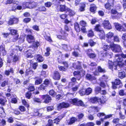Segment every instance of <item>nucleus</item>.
Here are the masks:
<instances>
[{
	"label": "nucleus",
	"mask_w": 126,
	"mask_h": 126,
	"mask_svg": "<svg viewBox=\"0 0 126 126\" xmlns=\"http://www.w3.org/2000/svg\"><path fill=\"white\" fill-rule=\"evenodd\" d=\"M32 50H28L27 52V55L26 56V57L28 58H32L33 57V56L32 55L31 52Z\"/></svg>",
	"instance_id": "nucleus-39"
},
{
	"label": "nucleus",
	"mask_w": 126,
	"mask_h": 126,
	"mask_svg": "<svg viewBox=\"0 0 126 126\" xmlns=\"http://www.w3.org/2000/svg\"><path fill=\"white\" fill-rule=\"evenodd\" d=\"M46 50L47 52L45 53L44 55L46 56H48L50 55L49 52L50 51V49L49 47H47L46 48Z\"/></svg>",
	"instance_id": "nucleus-43"
},
{
	"label": "nucleus",
	"mask_w": 126,
	"mask_h": 126,
	"mask_svg": "<svg viewBox=\"0 0 126 126\" xmlns=\"http://www.w3.org/2000/svg\"><path fill=\"white\" fill-rule=\"evenodd\" d=\"M44 37L47 40L49 41V42H51L52 41V40L50 36L46 35L44 36Z\"/></svg>",
	"instance_id": "nucleus-54"
},
{
	"label": "nucleus",
	"mask_w": 126,
	"mask_h": 126,
	"mask_svg": "<svg viewBox=\"0 0 126 126\" xmlns=\"http://www.w3.org/2000/svg\"><path fill=\"white\" fill-rule=\"evenodd\" d=\"M110 47L112 51L115 53H119L122 52L121 47L119 45L113 44L112 45H110Z\"/></svg>",
	"instance_id": "nucleus-4"
},
{
	"label": "nucleus",
	"mask_w": 126,
	"mask_h": 126,
	"mask_svg": "<svg viewBox=\"0 0 126 126\" xmlns=\"http://www.w3.org/2000/svg\"><path fill=\"white\" fill-rule=\"evenodd\" d=\"M58 68L61 71H65L66 70V69L65 68L62 66H58Z\"/></svg>",
	"instance_id": "nucleus-63"
},
{
	"label": "nucleus",
	"mask_w": 126,
	"mask_h": 126,
	"mask_svg": "<svg viewBox=\"0 0 126 126\" xmlns=\"http://www.w3.org/2000/svg\"><path fill=\"white\" fill-rule=\"evenodd\" d=\"M17 52V50H16L15 52H13L12 51L11 56H12V57L13 58V61L16 62L18 60V56L17 55H16V53Z\"/></svg>",
	"instance_id": "nucleus-18"
},
{
	"label": "nucleus",
	"mask_w": 126,
	"mask_h": 126,
	"mask_svg": "<svg viewBox=\"0 0 126 126\" xmlns=\"http://www.w3.org/2000/svg\"><path fill=\"white\" fill-rule=\"evenodd\" d=\"M37 5V3L35 2H33L31 3H29V2L24 3L23 4V8H25L26 7H28L29 8H32L36 7Z\"/></svg>",
	"instance_id": "nucleus-6"
},
{
	"label": "nucleus",
	"mask_w": 126,
	"mask_h": 126,
	"mask_svg": "<svg viewBox=\"0 0 126 126\" xmlns=\"http://www.w3.org/2000/svg\"><path fill=\"white\" fill-rule=\"evenodd\" d=\"M114 33L112 32H110L106 34V37L108 39L106 40V41L109 43H111L113 42V39H111L112 37L113 36Z\"/></svg>",
	"instance_id": "nucleus-10"
},
{
	"label": "nucleus",
	"mask_w": 126,
	"mask_h": 126,
	"mask_svg": "<svg viewBox=\"0 0 126 126\" xmlns=\"http://www.w3.org/2000/svg\"><path fill=\"white\" fill-rule=\"evenodd\" d=\"M102 56L103 57H106L109 58H111L113 55V53L111 51V50H109L107 51L105 53H101Z\"/></svg>",
	"instance_id": "nucleus-13"
},
{
	"label": "nucleus",
	"mask_w": 126,
	"mask_h": 126,
	"mask_svg": "<svg viewBox=\"0 0 126 126\" xmlns=\"http://www.w3.org/2000/svg\"><path fill=\"white\" fill-rule=\"evenodd\" d=\"M34 101L37 103H41L42 100L38 98H35L33 99Z\"/></svg>",
	"instance_id": "nucleus-62"
},
{
	"label": "nucleus",
	"mask_w": 126,
	"mask_h": 126,
	"mask_svg": "<svg viewBox=\"0 0 126 126\" xmlns=\"http://www.w3.org/2000/svg\"><path fill=\"white\" fill-rule=\"evenodd\" d=\"M9 30L11 34L14 35V39L13 41H15L17 40L18 39L19 37V35L17 33V30L12 29L11 28H9Z\"/></svg>",
	"instance_id": "nucleus-7"
},
{
	"label": "nucleus",
	"mask_w": 126,
	"mask_h": 126,
	"mask_svg": "<svg viewBox=\"0 0 126 126\" xmlns=\"http://www.w3.org/2000/svg\"><path fill=\"white\" fill-rule=\"evenodd\" d=\"M119 94L120 96H123L126 95V94L125 93L124 90L121 89L119 91Z\"/></svg>",
	"instance_id": "nucleus-44"
},
{
	"label": "nucleus",
	"mask_w": 126,
	"mask_h": 126,
	"mask_svg": "<svg viewBox=\"0 0 126 126\" xmlns=\"http://www.w3.org/2000/svg\"><path fill=\"white\" fill-rule=\"evenodd\" d=\"M100 26L99 24H97L95 26L94 30L96 31L99 32L100 33L99 34L100 37L101 39H104L105 38V32L103 29H100Z\"/></svg>",
	"instance_id": "nucleus-3"
},
{
	"label": "nucleus",
	"mask_w": 126,
	"mask_h": 126,
	"mask_svg": "<svg viewBox=\"0 0 126 126\" xmlns=\"http://www.w3.org/2000/svg\"><path fill=\"white\" fill-rule=\"evenodd\" d=\"M53 78L55 80H59L60 79V76L58 71H54Z\"/></svg>",
	"instance_id": "nucleus-22"
},
{
	"label": "nucleus",
	"mask_w": 126,
	"mask_h": 126,
	"mask_svg": "<svg viewBox=\"0 0 126 126\" xmlns=\"http://www.w3.org/2000/svg\"><path fill=\"white\" fill-rule=\"evenodd\" d=\"M120 119L119 118H114L112 120V122L115 124H117L119 122Z\"/></svg>",
	"instance_id": "nucleus-52"
},
{
	"label": "nucleus",
	"mask_w": 126,
	"mask_h": 126,
	"mask_svg": "<svg viewBox=\"0 0 126 126\" xmlns=\"http://www.w3.org/2000/svg\"><path fill=\"white\" fill-rule=\"evenodd\" d=\"M114 24L115 28L117 30L120 32L126 31V23H123L122 25L118 23H115Z\"/></svg>",
	"instance_id": "nucleus-2"
},
{
	"label": "nucleus",
	"mask_w": 126,
	"mask_h": 126,
	"mask_svg": "<svg viewBox=\"0 0 126 126\" xmlns=\"http://www.w3.org/2000/svg\"><path fill=\"white\" fill-rule=\"evenodd\" d=\"M5 113L4 111V109L2 107L0 108V116L2 117H5Z\"/></svg>",
	"instance_id": "nucleus-27"
},
{
	"label": "nucleus",
	"mask_w": 126,
	"mask_h": 126,
	"mask_svg": "<svg viewBox=\"0 0 126 126\" xmlns=\"http://www.w3.org/2000/svg\"><path fill=\"white\" fill-rule=\"evenodd\" d=\"M8 23L9 25H12L14 24L13 18H11L9 19Z\"/></svg>",
	"instance_id": "nucleus-61"
},
{
	"label": "nucleus",
	"mask_w": 126,
	"mask_h": 126,
	"mask_svg": "<svg viewBox=\"0 0 126 126\" xmlns=\"http://www.w3.org/2000/svg\"><path fill=\"white\" fill-rule=\"evenodd\" d=\"M22 9V7L21 6L18 5L17 6L16 8H14V6H13V9L12 10H16V9H17L18 10H20L21 9Z\"/></svg>",
	"instance_id": "nucleus-53"
},
{
	"label": "nucleus",
	"mask_w": 126,
	"mask_h": 126,
	"mask_svg": "<svg viewBox=\"0 0 126 126\" xmlns=\"http://www.w3.org/2000/svg\"><path fill=\"white\" fill-rule=\"evenodd\" d=\"M110 45H110L109 46L107 45H104L103 47V50L106 51L110 50L111 48Z\"/></svg>",
	"instance_id": "nucleus-29"
},
{
	"label": "nucleus",
	"mask_w": 126,
	"mask_h": 126,
	"mask_svg": "<svg viewBox=\"0 0 126 126\" xmlns=\"http://www.w3.org/2000/svg\"><path fill=\"white\" fill-rule=\"evenodd\" d=\"M75 28L77 32H79L80 31V28L79 26V25L78 23H76L74 25Z\"/></svg>",
	"instance_id": "nucleus-40"
},
{
	"label": "nucleus",
	"mask_w": 126,
	"mask_h": 126,
	"mask_svg": "<svg viewBox=\"0 0 126 126\" xmlns=\"http://www.w3.org/2000/svg\"><path fill=\"white\" fill-rule=\"evenodd\" d=\"M12 83L11 82V81L10 79H7L4 81L2 82L1 86L2 87H4L6 85H7L10 86L11 85H12Z\"/></svg>",
	"instance_id": "nucleus-20"
},
{
	"label": "nucleus",
	"mask_w": 126,
	"mask_h": 126,
	"mask_svg": "<svg viewBox=\"0 0 126 126\" xmlns=\"http://www.w3.org/2000/svg\"><path fill=\"white\" fill-rule=\"evenodd\" d=\"M87 35L88 37H93L94 36V32L92 29L88 31Z\"/></svg>",
	"instance_id": "nucleus-36"
},
{
	"label": "nucleus",
	"mask_w": 126,
	"mask_h": 126,
	"mask_svg": "<svg viewBox=\"0 0 126 126\" xmlns=\"http://www.w3.org/2000/svg\"><path fill=\"white\" fill-rule=\"evenodd\" d=\"M73 67L76 69H80L81 68V67L80 65L78 66L76 65V63H74L73 64Z\"/></svg>",
	"instance_id": "nucleus-57"
},
{
	"label": "nucleus",
	"mask_w": 126,
	"mask_h": 126,
	"mask_svg": "<svg viewBox=\"0 0 126 126\" xmlns=\"http://www.w3.org/2000/svg\"><path fill=\"white\" fill-rule=\"evenodd\" d=\"M67 12L68 11L69 12V15L71 16H73L75 15V13L69 8L67 9Z\"/></svg>",
	"instance_id": "nucleus-45"
},
{
	"label": "nucleus",
	"mask_w": 126,
	"mask_h": 126,
	"mask_svg": "<svg viewBox=\"0 0 126 126\" xmlns=\"http://www.w3.org/2000/svg\"><path fill=\"white\" fill-rule=\"evenodd\" d=\"M70 106V104L67 103L63 102L59 104L57 106L58 110H60L63 108H66Z\"/></svg>",
	"instance_id": "nucleus-11"
},
{
	"label": "nucleus",
	"mask_w": 126,
	"mask_h": 126,
	"mask_svg": "<svg viewBox=\"0 0 126 126\" xmlns=\"http://www.w3.org/2000/svg\"><path fill=\"white\" fill-rule=\"evenodd\" d=\"M69 102L71 104L78 106H84L83 103L81 101H79L76 98L73 99H70L69 100Z\"/></svg>",
	"instance_id": "nucleus-5"
},
{
	"label": "nucleus",
	"mask_w": 126,
	"mask_h": 126,
	"mask_svg": "<svg viewBox=\"0 0 126 126\" xmlns=\"http://www.w3.org/2000/svg\"><path fill=\"white\" fill-rule=\"evenodd\" d=\"M37 60L39 62H43L44 60V58L41 55L38 54L37 55Z\"/></svg>",
	"instance_id": "nucleus-33"
},
{
	"label": "nucleus",
	"mask_w": 126,
	"mask_h": 126,
	"mask_svg": "<svg viewBox=\"0 0 126 126\" xmlns=\"http://www.w3.org/2000/svg\"><path fill=\"white\" fill-rule=\"evenodd\" d=\"M33 71L32 70H27L26 71L25 75L28 76L33 74Z\"/></svg>",
	"instance_id": "nucleus-48"
},
{
	"label": "nucleus",
	"mask_w": 126,
	"mask_h": 126,
	"mask_svg": "<svg viewBox=\"0 0 126 126\" xmlns=\"http://www.w3.org/2000/svg\"><path fill=\"white\" fill-rule=\"evenodd\" d=\"M46 86L44 84H42L38 88L39 90H44L45 89Z\"/></svg>",
	"instance_id": "nucleus-56"
},
{
	"label": "nucleus",
	"mask_w": 126,
	"mask_h": 126,
	"mask_svg": "<svg viewBox=\"0 0 126 126\" xmlns=\"http://www.w3.org/2000/svg\"><path fill=\"white\" fill-rule=\"evenodd\" d=\"M97 71H95L94 72V74L95 75H98L99 73H104L106 72L105 69L102 68L100 66H98L97 67Z\"/></svg>",
	"instance_id": "nucleus-14"
},
{
	"label": "nucleus",
	"mask_w": 126,
	"mask_h": 126,
	"mask_svg": "<svg viewBox=\"0 0 126 126\" xmlns=\"http://www.w3.org/2000/svg\"><path fill=\"white\" fill-rule=\"evenodd\" d=\"M87 79L91 81H92L95 80L96 78L95 77L92 76L91 75L87 74Z\"/></svg>",
	"instance_id": "nucleus-28"
},
{
	"label": "nucleus",
	"mask_w": 126,
	"mask_h": 126,
	"mask_svg": "<svg viewBox=\"0 0 126 126\" xmlns=\"http://www.w3.org/2000/svg\"><path fill=\"white\" fill-rule=\"evenodd\" d=\"M101 78L103 81L106 82L109 78V76L107 75H103L102 76Z\"/></svg>",
	"instance_id": "nucleus-38"
},
{
	"label": "nucleus",
	"mask_w": 126,
	"mask_h": 126,
	"mask_svg": "<svg viewBox=\"0 0 126 126\" xmlns=\"http://www.w3.org/2000/svg\"><path fill=\"white\" fill-rule=\"evenodd\" d=\"M101 87L97 86L94 89V91L95 93L98 94L100 93L101 91Z\"/></svg>",
	"instance_id": "nucleus-34"
},
{
	"label": "nucleus",
	"mask_w": 126,
	"mask_h": 126,
	"mask_svg": "<svg viewBox=\"0 0 126 126\" xmlns=\"http://www.w3.org/2000/svg\"><path fill=\"white\" fill-rule=\"evenodd\" d=\"M111 83L112 88L115 89L117 88V86L122 84L121 80L118 78L115 79L114 81L111 82Z\"/></svg>",
	"instance_id": "nucleus-8"
},
{
	"label": "nucleus",
	"mask_w": 126,
	"mask_h": 126,
	"mask_svg": "<svg viewBox=\"0 0 126 126\" xmlns=\"http://www.w3.org/2000/svg\"><path fill=\"white\" fill-rule=\"evenodd\" d=\"M88 43L91 47L94 46L96 44V42H94L93 40L92 39H90L89 40Z\"/></svg>",
	"instance_id": "nucleus-37"
},
{
	"label": "nucleus",
	"mask_w": 126,
	"mask_h": 126,
	"mask_svg": "<svg viewBox=\"0 0 126 126\" xmlns=\"http://www.w3.org/2000/svg\"><path fill=\"white\" fill-rule=\"evenodd\" d=\"M15 0H7L6 2L5 3L6 4H7L13 3L14 4L16 3L17 5H18V2L17 1L15 2Z\"/></svg>",
	"instance_id": "nucleus-31"
},
{
	"label": "nucleus",
	"mask_w": 126,
	"mask_h": 126,
	"mask_svg": "<svg viewBox=\"0 0 126 126\" xmlns=\"http://www.w3.org/2000/svg\"><path fill=\"white\" fill-rule=\"evenodd\" d=\"M118 77L121 79H122L126 77V73L124 71L119 72L118 74Z\"/></svg>",
	"instance_id": "nucleus-19"
},
{
	"label": "nucleus",
	"mask_w": 126,
	"mask_h": 126,
	"mask_svg": "<svg viewBox=\"0 0 126 126\" xmlns=\"http://www.w3.org/2000/svg\"><path fill=\"white\" fill-rule=\"evenodd\" d=\"M27 41L29 43H32L35 41V39L33 36L31 35L28 34L26 36Z\"/></svg>",
	"instance_id": "nucleus-16"
},
{
	"label": "nucleus",
	"mask_w": 126,
	"mask_h": 126,
	"mask_svg": "<svg viewBox=\"0 0 126 126\" xmlns=\"http://www.w3.org/2000/svg\"><path fill=\"white\" fill-rule=\"evenodd\" d=\"M112 114H110L105 116L104 118H101L100 120L102 122L104 121V120L106 119L107 118H109L112 116Z\"/></svg>",
	"instance_id": "nucleus-32"
},
{
	"label": "nucleus",
	"mask_w": 126,
	"mask_h": 126,
	"mask_svg": "<svg viewBox=\"0 0 126 126\" xmlns=\"http://www.w3.org/2000/svg\"><path fill=\"white\" fill-rule=\"evenodd\" d=\"M68 8H69L66 7L65 5H62L60 6L59 9L58 7L57 8V10L61 12L64 11L67 12V9Z\"/></svg>",
	"instance_id": "nucleus-21"
},
{
	"label": "nucleus",
	"mask_w": 126,
	"mask_h": 126,
	"mask_svg": "<svg viewBox=\"0 0 126 126\" xmlns=\"http://www.w3.org/2000/svg\"><path fill=\"white\" fill-rule=\"evenodd\" d=\"M73 74L74 76H79L80 77L81 76L80 74H81V73L79 71H75L74 72Z\"/></svg>",
	"instance_id": "nucleus-58"
},
{
	"label": "nucleus",
	"mask_w": 126,
	"mask_h": 126,
	"mask_svg": "<svg viewBox=\"0 0 126 126\" xmlns=\"http://www.w3.org/2000/svg\"><path fill=\"white\" fill-rule=\"evenodd\" d=\"M61 47L64 49L66 51L71 50V49L70 48L69 49V47L66 45H62Z\"/></svg>",
	"instance_id": "nucleus-35"
},
{
	"label": "nucleus",
	"mask_w": 126,
	"mask_h": 126,
	"mask_svg": "<svg viewBox=\"0 0 126 126\" xmlns=\"http://www.w3.org/2000/svg\"><path fill=\"white\" fill-rule=\"evenodd\" d=\"M86 91V89H83L79 91V93L82 96L85 94Z\"/></svg>",
	"instance_id": "nucleus-42"
},
{
	"label": "nucleus",
	"mask_w": 126,
	"mask_h": 126,
	"mask_svg": "<svg viewBox=\"0 0 126 126\" xmlns=\"http://www.w3.org/2000/svg\"><path fill=\"white\" fill-rule=\"evenodd\" d=\"M123 59L122 58H119L118 59H114L113 62L111 61H109V68L112 70L113 69L117 70V66L118 65L121 69L124 67L123 70H125L126 68L125 67H124V64L123 63Z\"/></svg>",
	"instance_id": "nucleus-1"
},
{
	"label": "nucleus",
	"mask_w": 126,
	"mask_h": 126,
	"mask_svg": "<svg viewBox=\"0 0 126 126\" xmlns=\"http://www.w3.org/2000/svg\"><path fill=\"white\" fill-rule=\"evenodd\" d=\"M111 13L112 14L115 15L117 13V11L115 9H112L111 10Z\"/></svg>",
	"instance_id": "nucleus-64"
},
{
	"label": "nucleus",
	"mask_w": 126,
	"mask_h": 126,
	"mask_svg": "<svg viewBox=\"0 0 126 126\" xmlns=\"http://www.w3.org/2000/svg\"><path fill=\"white\" fill-rule=\"evenodd\" d=\"M22 102L23 104L25 106L27 107H29V105L28 104V103L25 100H22Z\"/></svg>",
	"instance_id": "nucleus-59"
},
{
	"label": "nucleus",
	"mask_w": 126,
	"mask_h": 126,
	"mask_svg": "<svg viewBox=\"0 0 126 126\" xmlns=\"http://www.w3.org/2000/svg\"><path fill=\"white\" fill-rule=\"evenodd\" d=\"M42 80L41 79H40L36 80L35 81V84L37 85L40 84L42 82Z\"/></svg>",
	"instance_id": "nucleus-49"
},
{
	"label": "nucleus",
	"mask_w": 126,
	"mask_h": 126,
	"mask_svg": "<svg viewBox=\"0 0 126 126\" xmlns=\"http://www.w3.org/2000/svg\"><path fill=\"white\" fill-rule=\"evenodd\" d=\"M98 97L97 96H94L88 98V101L90 103L93 104H95L97 103Z\"/></svg>",
	"instance_id": "nucleus-17"
},
{
	"label": "nucleus",
	"mask_w": 126,
	"mask_h": 126,
	"mask_svg": "<svg viewBox=\"0 0 126 126\" xmlns=\"http://www.w3.org/2000/svg\"><path fill=\"white\" fill-rule=\"evenodd\" d=\"M98 14L99 15L101 16H103L104 15V12L102 10H99L98 11Z\"/></svg>",
	"instance_id": "nucleus-60"
},
{
	"label": "nucleus",
	"mask_w": 126,
	"mask_h": 126,
	"mask_svg": "<svg viewBox=\"0 0 126 126\" xmlns=\"http://www.w3.org/2000/svg\"><path fill=\"white\" fill-rule=\"evenodd\" d=\"M52 5V3L50 2H47L45 4V6L47 7H50Z\"/></svg>",
	"instance_id": "nucleus-50"
},
{
	"label": "nucleus",
	"mask_w": 126,
	"mask_h": 126,
	"mask_svg": "<svg viewBox=\"0 0 126 126\" xmlns=\"http://www.w3.org/2000/svg\"><path fill=\"white\" fill-rule=\"evenodd\" d=\"M63 118V116L62 115L59 116L57 118H56L54 120V123L56 124H58V123L60 122Z\"/></svg>",
	"instance_id": "nucleus-30"
},
{
	"label": "nucleus",
	"mask_w": 126,
	"mask_h": 126,
	"mask_svg": "<svg viewBox=\"0 0 126 126\" xmlns=\"http://www.w3.org/2000/svg\"><path fill=\"white\" fill-rule=\"evenodd\" d=\"M119 38L117 36H115L113 37V40L112 43H113L114 42H119Z\"/></svg>",
	"instance_id": "nucleus-47"
},
{
	"label": "nucleus",
	"mask_w": 126,
	"mask_h": 126,
	"mask_svg": "<svg viewBox=\"0 0 126 126\" xmlns=\"http://www.w3.org/2000/svg\"><path fill=\"white\" fill-rule=\"evenodd\" d=\"M38 10L40 11L45 12L46 11V9L44 6H41L38 8Z\"/></svg>",
	"instance_id": "nucleus-41"
},
{
	"label": "nucleus",
	"mask_w": 126,
	"mask_h": 126,
	"mask_svg": "<svg viewBox=\"0 0 126 126\" xmlns=\"http://www.w3.org/2000/svg\"><path fill=\"white\" fill-rule=\"evenodd\" d=\"M113 6V4H111L109 2L107 3L104 5L105 8L108 10H110Z\"/></svg>",
	"instance_id": "nucleus-24"
},
{
	"label": "nucleus",
	"mask_w": 126,
	"mask_h": 126,
	"mask_svg": "<svg viewBox=\"0 0 126 126\" xmlns=\"http://www.w3.org/2000/svg\"><path fill=\"white\" fill-rule=\"evenodd\" d=\"M102 25L104 28L108 30L112 29V27L111 24L108 20H104L102 23Z\"/></svg>",
	"instance_id": "nucleus-9"
},
{
	"label": "nucleus",
	"mask_w": 126,
	"mask_h": 126,
	"mask_svg": "<svg viewBox=\"0 0 126 126\" xmlns=\"http://www.w3.org/2000/svg\"><path fill=\"white\" fill-rule=\"evenodd\" d=\"M88 56L91 58H95L96 56V55L94 53H90L88 54L87 53Z\"/></svg>",
	"instance_id": "nucleus-46"
},
{
	"label": "nucleus",
	"mask_w": 126,
	"mask_h": 126,
	"mask_svg": "<svg viewBox=\"0 0 126 126\" xmlns=\"http://www.w3.org/2000/svg\"><path fill=\"white\" fill-rule=\"evenodd\" d=\"M49 93L50 95L53 97L55 96L56 94V93L53 90H50Z\"/></svg>",
	"instance_id": "nucleus-51"
},
{
	"label": "nucleus",
	"mask_w": 126,
	"mask_h": 126,
	"mask_svg": "<svg viewBox=\"0 0 126 126\" xmlns=\"http://www.w3.org/2000/svg\"><path fill=\"white\" fill-rule=\"evenodd\" d=\"M42 98L44 99L45 100L44 102L47 103H49L51 101V97L48 95H43L42 96Z\"/></svg>",
	"instance_id": "nucleus-15"
},
{
	"label": "nucleus",
	"mask_w": 126,
	"mask_h": 126,
	"mask_svg": "<svg viewBox=\"0 0 126 126\" xmlns=\"http://www.w3.org/2000/svg\"><path fill=\"white\" fill-rule=\"evenodd\" d=\"M53 126V121L51 120H49L48 121V124L46 126Z\"/></svg>",
	"instance_id": "nucleus-55"
},
{
	"label": "nucleus",
	"mask_w": 126,
	"mask_h": 126,
	"mask_svg": "<svg viewBox=\"0 0 126 126\" xmlns=\"http://www.w3.org/2000/svg\"><path fill=\"white\" fill-rule=\"evenodd\" d=\"M77 120V119L75 117H72L70 118V120L66 121V123L68 125H72Z\"/></svg>",
	"instance_id": "nucleus-23"
},
{
	"label": "nucleus",
	"mask_w": 126,
	"mask_h": 126,
	"mask_svg": "<svg viewBox=\"0 0 126 126\" xmlns=\"http://www.w3.org/2000/svg\"><path fill=\"white\" fill-rule=\"evenodd\" d=\"M97 103L101 106H102L106 103L107 101L106 99L104 96H102L100 98L98 97Z\"/></svg>",
	"instance_id": "nucleus-12"
},
{
	"label": "nucleus",
	"mask_w": 126,
	"mask_h": 126,
	"mask_svg": "<svg viewBox=\"0 0 126 126\" xmlns=\"http://www.w3.org/2000/svg\"><path fill=\"white\" fill-rule=\"evenodd\" d=\"M94 5V6H91L90 7V10L91 12L94 14L95 13L97 7L95 5Z\"/></svg>",
	"instance_id": "nucleus-25"
},
{
	"label": "nucleus",
	"mask_w": 126,
	"mask_h": 126,
	"mask_svg": "<svg viewBox=\"0 0 126 126\" xmlns=\"http://www.w3.org/2000/svg\"><path fill=\"white\" fill-rule=\"evenodd\" d=\"M65 35V36H62L61 35H58L57 36V37L59 39H62L63 40H67V37L68 35V34L67 33H64Z\"/></svg>",
	"instance_id": "nucleus-26"
}]
</instances>
